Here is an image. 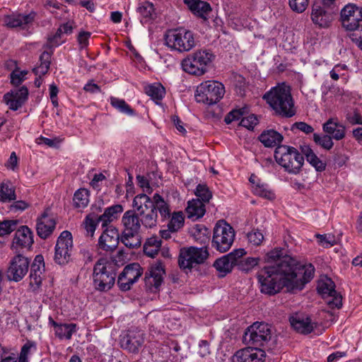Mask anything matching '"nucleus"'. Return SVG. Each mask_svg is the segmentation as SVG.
I'll return each instance as SVG.
<instances>
[{
  "label": "nucleus",
  "instance_id": "nucleus-1",
  "mask_svg": "<svg viewBox=\"0 0 362 362\" xmlns=\"http://www.w3.org/2000/svg\"><path fill=\"white\" fill-rule=\"evenodd\" d=\"M145 202L136 196L132 202L133 210L125 211L122 218L123 230L121 241L129 248H136L141 245L139 233L142 228L156 227V215L152 210H148Z\"/></svg>",
  "mask_w": 362,
  "mask_h": 362
},
{
  "label": "nucleus",
  "instance_id": "nucleus-2",
  "mask_svg": "<svg viewBox=\"0 0 362 362\" xmlns=\"http://www.w3.org/2000/svg\"><path fill=\"white\" fill-rule=\"evenodd\" d=\"M288 271H290L289 264L285 261H279L262 268L257 273L260 291L269 296L279 293L283 287H286Z\"/></svg>",
  "mask_w": 362,
  "mask_h": 362
},
{
  "label": "nucleus",
  "instance_id": "nucleus-3",
  "mask_svg": "<svg viewBox=\"0 0 362 362\" xmlns=\"http://www.w3.org/2000/svg\"><path fill=\"white\" fill-rule=\"evenodd\" d=\"M263 98L279 115L291 117L296 113L289 87L285 85L272 88L264 95Z\"/></svg>",
  "mask_w": 362,
  "mask_h": 362
},
{
  "label": "nucleus",
  "instance_id": "nucleus-4",
  "mask_svg": "<svg viewBox=\"0 0 362 362\" xmlns=\"http://www.w3.org/2000/svg\"><path fill=\"white\" fill-rule=\"evenodd\" d=\"M276 163L289 174L297 175L300 173L304 158L294 147L287 145L277 146L274 151Z\"/></svg>",
  "mask_w": 362,
  "mask_h": 362
},
{
  "label": "nucleus",
  "instance_id": "nucleus-5",
  "mask_svg": "<svg viewBox=\"0 0 362 362\" xmlns=\"http://www.w3.org/2000/svg\"><path fill=\"white\" fill-rule=\"evenodd\" d=\"M214 57L211 51L199 49L184 58L181 62V66L189 74L202 76L207 71Z\"/></svg>",
  "mask_w": 362,
  "mask_h": 362
},
{
  "label": "nucleus",
  "instance_id": "nucleus-6",
  "mask_svg": "<svg viewBox=\"0 0 362 362\" xmlns=\"http://www.w3.org/2000/svg\"><path fill=\"white\" fill-rule=\"evenodd\" d=\"M116 273L106 258L99 259L93 267V282L99 291H107L115 284Z\"/></svg>",
  "mask_w": 362,
  "mask_h": 362
},
{
  "label": "nucleus",
  "instance_id": "nucleus-7",
  "mask_svg": "<svg viewBox=\"0 0 362 362\" xmlns=\"http://www.w3.org/2000/svg\"><path fill=\"white\" fill-rule=\"evenodd\" d=\"M290 271L286 281V288L289 292H296L302 290L305 285L314 276L315 268L312 264H297L293 267L289 264Z\"/></svg>",
  "mask_w": 362,
  "mask_h": 362
},
{
  "label": "nucleus",
  "instance_id": "nucleus-8",
  "mask_svg": "<svg viewBox=\"0 0 362 362\" xmlns=\"http://www.w3.org/2000/svg\"><path fill=\"white\" fill-rule=\"evenodd\" d=\"M165 44L171 50L178 52L190 51L195 47V40L192 31L185 28L168 30L165 35Z\"/></svg>",
  "mask_w": 362,
  "mask_h": 362
},
{
  "label": "nucleus",
  "instance_id": "nucleus-9",
  "mask_svg": "<svg viewBox=\"0 0 362 362\" xmlns=\"http://www.w3.org/2000/svg\"><path fill=\"white\" fill-rule=\"evenodd\" d=\"M225 93L223 85L216 81H206L200 83L196 90L197 103L212 105L218 102Z\"/></svg>",
  "mask_w": 362,
  "mask_h": 362
},
{
  "label": "nucleus",
  "instance_id": "nucleus-10",
  "mask_svg": "<svg viewBox=\"0 0 362 362\" xmlns=\"http://www.w3.org/2000/svg\"><path fill=\"white\" fill-rule=\"evenodd\" d=\"M272 337V327L264 322H256L247 329L244 339L247 344L259 348L267 345Z\"/></svg>",
  "mask_w": 362,
  "mask_h": 362
},
{
  "label": "nucleus",
  "instance_id": "nucleus-11",
  "mask_svg": "<svg viewBox=\"0 0 362 362\" xmlns=\"http://www.w3.org/2000/svg\"><path fill=\"white\" fill-rule=\"evenodd\" d=\"M233 228L224 221H219L214 228L212 246L220 252L228 251L234 240Z\"/></svg>",
  "mask_w": 362,
  "mask_h": 362
},
{
  "label": "nucleus",
  "instance_id": "nucleus-12",
  "mask_svg": "<svg viewBox=\"0 0 362 362\" xmlns=\"http://www.w3.org/2000/svg\"><path fill=\"white\" fill-rule=\"evenodd\" d=\"M209 256L206 247H189L180 249L178 264L182 269H192L204 262Z\"/></svg>",
  "mask_w": 362,
  "mask_h": 362
},
{
  "label": "nucleus",
  "instance_id": "nucleus-13",
  "mask_svg": "<svg viewBox=\"0 0 362 362\" xmlns=\"http://www.w3.org/2000/svg\"><path fill=\"white\" fill-rule=\"evenodd\" d=\"M54 260L59 265H65L71 260L73 250L72 235L68 230H64L59 236L54 248Z\"/></svg>",
  "mask_w": 362,
  "mask_h": 362
},
{
  "label": "nucleus",
  "instance_id": "nucleus-14",
  "mask_svg": "<svg viewBox=\"0 0 362 362\" xmlns=\"http://www.w3.org/2000/svg\"><path fill=\"white\" fill-rule=\"evenodd\" d=\"M340 21L346 30L354 32L361 26L362 7L352 3L347 4L341 10Z\"/></svg>",
  "mask_w": 362,
  "mask_h": 362
},
{
  "label": "nucleus",
  "instance_id": "nucleus-15",
  "mask_svg": "<svg viewBox=\"0 0 362 362\" xmlns=\"http://www.w3.org/2000/svg\"><path fill=\"white\" fill-rule=\"evenodd\" d=\"M136 196L140 199H144V201H146L144 204H146V207L148 208V210H152L156 215V226L158 221V211L163 219L170 217V206L159 194H154L152 199L146 194H139Z\"/></svg>",
  "mask_w": 362,
  "mask_h": 362
},
{
  "label": "nucleus",
  "instance_id": "nucleus-16",
  "mask_svg": "<svg viewBox=\"0 0 362 362\" xmlns=\"http://www.w3.org/2000/svg\"><path fill=\"white\" fill-rule=\"evenodd\" d=\"M143 274V269L139 264L132 263L127 265L119 275L117 285L123 291H129L132 286L136 282Z\"/></svg>",
  "mask_w": 362,
  "mask_h": 362
},
{
  "label": "nucleus",
  "instance_id": "nucleus-17",
  "mask_svg": "<svg viewBox=\"0 0 362 362\" xmlns=\"http://www.w3.org/2000/svg\"><path fill=\"white\" fill-rule=\"evenodd\" d=\"M332 279L325 278L318 281L317 291L323 298H327V303L331 308H340L342 305L341 296L335 291Z\"/></svg>",
  "mask_w": 362,
  "mask_h": 362
},
{
  "label": "nucleus",
  "instance_id": "nucleus-18",
  "mask_svg": "<svg viewBox=\"0 0 362 362\" xmlns=\"http://www.w3.org/2000/svg\"><path fill=\"white\" fill-rule=\"evenodd\" d=\"M30 264L29 259L21 254L15 255L10 262L7 277L10 281H20L26 275Z\"/></svg>",
  "mask_w": 362,
  "mask_h": 362
},
{
  "label": "nucleus",
  "instance_id": "nucleus-19",
  "mask_svg": "<svg viewBox=\"0 0 362 362\" xmlns=\"http://www.w3.org/2000/svg\"><path fill=\"white\" fill-rule=\"evenodd\" d=\"M164 274V266L161 262L158 261L153 264L144 278L146 289L151 292H156L163 283Z\"/></svg>",
  "mask_w": 362,
  "mask_h": 362
},
{
  "label": "nucleus",
  "instance_id": "nucleus-20",
  "mask_svg": "<svg viewBox=\"0 0 362 362\" xmlns=\"http://www.w3.org/2000/svg\"><path fill=\"white\" fill-rule=\"evenodd\" d=\"M33 233L27 226H22L15 233L11 250L19 253L21 250L29 249L33 244Z\"/></svg>",
  "mask_w": 362,
  "mask_h": 362
},
{
  "label": "nucleus",
  "instance_id": "nucleus-21",
  "mask_svg": "<svg viewBox=\"0 0 362 362\" xmlns=\"http://www.w3.org/2000/svg\"><path fill=\"white\" fill-rule=\"evenodd\" d=\"M337 10H326L325 6L314 4L311 8L310 18L312 22L321 28H329L333 20L334 13Z\"/></svg>",
  "mask_w": 362,
  "mask_h": 362
},
{
  "label": "nucleus",
  "instance_id": "nucleus-22",
  "mask_svg": "<svg viewBox=\"0 0 362 362\" xmlns=\"http://www.w3.org/2000/svg\"><path fill=\"white\" fill-rule=\"evenodd\" d=\"M28 89L23 86L4 94V101L10 110L16 111L28 100Z\"/></svg>",
  "mask_w": 362,
  "mask_h": 362
},
{
  "label": "nucleus",
  "instance_id": "nucleus-23",
  "mask_svg": "<svg viewBox=\"0 0 362 362\" xmlns=\"http://www.w3.org/2000/svg\"><path fill=\"white\" fill-rule=\"evenodd\" d=\"M264 350L255 347H246L237 351L232 357V362H264Z\"/></svg>",
  "mask_w": 362,
  "mask_h": 362
},
{
  "label": "nucleus",
  "instance_id": "nucleus-24",
  "mask_svg": "<svg viewBox=\"0 0 362 362\" xmlns=\"http://www.w3.org/2000/svg\"><path fill=\"white\" fill-rule=\"evenodd\" d=\"M144 342L143 332L140 330H130L124 336L121 341L122 348L132 353H136Z\"/></svg>",
  "mask_w": 362,
  "mask_h": 362
},
{
  "label": "nucleus",
  "instance_id": "nucleus-25",
  "mask_svg": "<svg viewBox=\"0 0 362 362\" xmlns=\"http://www.w3.org/2000/svg\"><path fill=\"white\" fill-rule=\"evenodd\" d=\"M56 223L55 218L46 210L37 219L36 230L38 236L42 239L47 238L55 229Z\"/></svg>",
  "mask_w": 362,
  "mask_h": 362
},
{
  "label": "nucleus",
  "instance_id": "nucleus-26",
  "mask_svg": "<svg viewBox=\"0 0 362 362\" xmlns=\"http://www.w3.org/2000/svg\"><path fill=\"white\" fill-rule=\"evenodd\" d=\"M45 272L44 257L41 255L35 256L30 267V286L33 290L40 288Z\"/></svg>",
  "mask_w": 362,
  "mask_h": 362
},
{
  "label": "nucleus",
  "instance_id": "nucleus-27",
  "mask_svg": "<svg viewBox=\"0 0 362 362\" xmlns=\"http://www.w3.org/2000/svg\"><path fill=\"white\" fill-rule=\"evenodd\" d=\"M119 240L118 230L115 228H107L99 238L98 247L105 252H112L117 248Z\"/></svg>",
  "mask_w": 362,
  "mask_h": 362
},
{
  "label": "nucleus",
  "instance_id": "nucleus-28",
  "mask_svg": "<svg viewBox=\"0 0 362 362\" xmlns=\"http://www.w3.org/2000/svg\"><path fill=\"white\" fill-rule=\"evenodd\" d=\"M234 254L235 267L241 272L247 273L257 266L259 262V257H244L246 252L243 248L234 250Z\"/></svg>",
  "mask_w": 362,
  "mask_h": 362
},
{
  "label": "nucleus",
  "instance_id": "nucleus-29",
  "mask_svg": "<svg viewBox=\"0 0 362 362\" xmlns=\"http://www.w3.org/2000/svg\"><path fill=\"white\" fill-rule=\"evenodd\" d=\"M291 327L301 334H309L314 329L315 325L310 318L302 313H295L289 317Z\"/></svg>",
  "mask_w": 362,
  "mask_h": 362
},
{
  "label": "nucleus",
  "instance_id": "nucleus-30",
  "mask_svg": "<svg viewBox=\"0 0 362 362\" xmlns=\"http://www.w3.org/2000/svg\"><path fill=\"white\" fill-rule=\"evenodd\" d=\"M323 131L335 140H341L345 137L346 128L338 122L337 118H330L322 126Z\"/></svg>",
  "mask_w": 362,
  "mask_h": 362
},
{
  "label": "nucleus",
  "instance_id": "nucleus-31",
  "mask_svg": "<svg viewBox=\"0 0 362 362\" xmlns=\"http://www.w3.org/2000/svg\"><path fill=\"white\" fill-rule=\"evenodd\" d=\"M184 3L196 16L206 21L211 12V5L201 0H184Z\"/></svg>",
  "mask_w": 362,
  "mask_h": 362
},
{
  "label": "nucleus",
  "instance_id": "nucleus-32",
  "mask_svg": "<svg viewBox=\"0 0 362 362\" xmlns=\"http://www.w3.org/2000/svg\"><path fill=\"white\" fill-rule=\"evenodd\" d=\"M234 259L235 254L233 250L214 262V267L218 272L220 276H225L227 274L232 272L233 268L235 267Z\"/></svg>",
  "mask_w": 362,
  "mask_h": 362
},
{
  "label": "nucleus",
  "instance_id": "nucleus-33",
  "mask_svg": "<svg viewBox=\"0 0 362 362\" xmlns=\"http://www.w3.org/2000/svg\"><path fill=\"white\" fill-rule=\"evenodd\" d=\"M49 323L54 327V334L60 339H70L76 332V325L74 323L59 324L51 317L49 318Z\"/></svg>",
  "mask_w": 362,
  "mask_h": 362
},
{
  "label": "nucleus",
  "instance_id": "nucleus-34",
  "mask_svg": "<svg viewBox=\"0 0 362 362\" xmlns=\"http://www.w3.org/2000/svg\"><path fill=\"white\" fill-rule=\"evenodd\" d=\"M205 212V205L199 199L188 202L186 213L189 218L196 221L202 218Z\"/></svg>",
  "mask_w": 362,
  "mask_h": 362
},
{
  "label": "nucleus",
  "instance_id": "nucleus-35",
  "mask_svg": "<svg viewBox=\"0 0 362 362\" xmlns=\"http://www.w3.org/2000/svg\"><path fill=\"white\" fill-rule=\"evenodd\" d=\"M283 139L280 133L273 129L264 131L259 136V140L265 147L279 146Z\"/></svg>",
  "mask_w": 362,
  "mask_h": 362
},
{
  "label": "nucleus",
  "instance_id": "nucleus-36",
  "mask_svg": "<svg viewBox=\"0 0 362 362\" xmlns=\"http://www.w3.org/2000/svg\"><path fill=\"white\" fill-rule=\"evenodd\" d=\"M300 148L307 161L313 166L317 171L322 172L325 169L326 164L317 156L309 146H302Z\"/></svg>",
  "mask_w": 362,
  "mask_h": 362
},
{
  "label": "nucleus",
  "instance_id": "nucleus-37",
  "mask_svg": "<svg viewBox=\"0 0 362 362\" xmlns=\"http://www.w3.org/2000/svg\"><path fill=\"white\" fill-rule=\"evenodd\" d=\"M123 211V207L120 204H116L107 207L105 209L104 213L98 216V218L100 222H102V226L104 227L108 223L113 221L115 219H117L118 215Z\"/></svg>",
  "mask_w": 362,
  "mask_h": 362
},
{
  "label": "nucleus",
  "instance_id": "nucleus-38",
  "mask_svg": "<svg viewBox=\"0 0 362 362\" xmlns=\"http://www.w3.org/2000/svg\"><path fill=\"white\" fill-rule=\"evenodd\" d=\"M90 202V192L86 188L77 189L73 197V205L76 209H83Z\"/></svg>",
  "mask_w": 362,
  "mask_h": 362
},
{
  "label": "nucleus",
  "instance_id": "nucleus-39",
  "mask_svg": "<svg viewBox=\"0 0 362 362\" xmlns=\"http://www.w3.org/2000/svg\"><path fill=\"white\" fill-rule=\"evenodd\" d=\"M146 93L158 104L165 94V89L160 83H154L145 87Z\"/></svg>",
  "mask_w": 362,
  "mask_h": 362
},
{
  "label": "nucleus",
  "instance_id": "nucleus-40",
  "mask_svg": "<svg viewBox=\"0 0 362 362\" xmlns=\"http://www.w3.org/2000/svg\"><path fill=\"white\" fill-rule=\"evenodd\" d=\"M161 246V240L157 236L148 238L144 245V253L151 257H154L158 254Z\"/></svg>",
  "mask_w": 362,
  "mask_h": 362
},
{
  "label": "nucleus",
  "instance_id": "nucleus-41",
  "mask_svg": "<svg viewBox=\"0 0 362 362\" xmlns=\"http://www.w3.org/2000/svg\"><path fill=\"white\" fill-rule=\"evenodd\" d=\"M110 103L113 107L121 113L129 116H134L136 115L134 110L132 109L123 99L111 96L110 98Z\"/></svg>",
  "mask_w": 362,
  "mask_h": 362
},
{
  "label": "nucleus",
  "instance_id": "nucleus-42",
  "mask_svg": "<svg viewBox=\"0 0 362 362\" xmlns=\"http://www.w3.org/2000/svg\"><path fill=\"white\" fill-rule=\"evenodd\" d=\"M98 216L94 213H91L86 216L83 226L86 232V235L93 238L94 235L95 230L97 225L100 223Z\"/></svg>",
  "mask_w": 362,
  "mask_h": 362
},
{
  "label": "nucleus",
  "instance_id": "nucleus-43",
  "mask_svg": "<svg viewBox=\"0 0 362 362\" xmlns=\"http://www.w3.org/2000/svg\"><path fill=\"white\" fill-rule=\"evenodd\" d=\"M15 189L10 182H2L0 187V202H9L16 199Z\"/></svg>",
  "mask_w": 362,
  "mask_h": 362
},
{
  "label": "nucleus",
  "instance_id": "nucleus-44",
  "mask_svg": "<svg viewBox=\"0 0 362 362\" xmlns=\"http://www.w3.org/2000/svg\"><path fill=\"white\" fill-rule=\"evenodd\" d=\"M185 216L182 211H175L172 214L168 227L172 232H177L184 226Z\"/></svg>",
  "mask_w": 362,
  "mask_h": 362
},
{
  "label": "nucleus",
  "instance_id": "nucleus-45",
  "mask_svg": "<svg viewBox=\"0 0 362 362\" xmlns=\"http://www.w3.org/2000/svg\"><path fill=\"white\" fill-rule=\"evenodd\" d=\"M252 192L255 194L263 198L272 200L275 198V194L269 188L267 184L257 183L252 187Z\"/></svg>",
  "mask_w": 362,
  "mask_h": 362
},
{
  "label": "nucleus",
  "instance_id": "nucleus-46",
  "mask_svg": "<svg viewBox=\"0 0 362 362\" xmlns=\"http://www.w3.org/2000/svg\"><path fill=\"white\" fill-rule=\"evenodd\" d=\"M137 10L142 17L141 22H148L154 17V7L152 3L145 1L139 6Z\"/></svg>",
  "mask_w": 362,
  "mask_h": 362
},
{
  "label": "nucleus",
  "instance_id": "nucleus-47",
  "mask_svg": "<svg viewBox=\"0 0 362 362\" xmlns=\"http://www.w3.org/2000/svg\"><path fill=\"white\" fill-rule=\"evenodd\" d=\"M37 13L32 11L28 13H18L19 28L25 30L33 24Z\"/></svg>",
  "mask_w": 362,
  "mask_h": 362
},
{
  "label": "nucleus",
  "instance_id": "nucleus-48",
  "mask_svg": "<svg viewBox=\"0 0 362 362\" xmlns=\"http://www.w3.org/2000/svg\"><path fill=\"white\" fill-rule=\"evenodd\" d=\"M36 350V343L33 341H28L21 348L18 362H28V356Z\"/></svg>",
  "mask_w": 362,
  "mask_h": 362
},
{
  "label": "nucleus",
  "instance_id": "nucleus-49",
  "mask_svg": "<svg viewBox=\"0 0 362 362\" xmlns=\"http://www.w3.org/2000/svg\"><path fill=\"white\" fill-rule=\"evenodd\" d=\"M209 231L204 226H197L193 233V236L196 241L202 244H205L209 240Z\"/></svg>",
  "mask_w": 362,
  "mask_h": 362
},
{
  "label": "nucleus",
  "instance_id": "nucleus-50",
  "mask_svg": "<svg viewBox=\"0 0 362 362\" xmlns=\"http://www.w3.org/2000/svg\"><path fill=\"white\" fill-rule=\"evenodd\" d=\"M313 140L317 144L327 150L331 149L334 145L332 137L327 134L326 135L314 134Z\"/></svg>",
  "mask_w": 362,
  "mask_h": 362
},
{
  "label": "nucleus",
  "instance_id": "nucleus-51",
  "mask_svg": "<svg viewBox=\"0 0 362 362\" xmlns=\"http://www.w3.org/2000/svg\"><path fill=\"white\" fill-rule=\"evenodd\" d=\"M195 194L203 203L209 202L212 197L208 187L202 184H199L197 186Z\"/></svg>",
  "mask_w": 362,
  "mask_h": 362
},
{
  "label": "nucleus",
  "instance_id": "nucleus-52",
  "mask_svg": "<svg viewBox=\"0 0 362 362\" xmlns=\"http://www.w3.org/2000/svg\"><path fill=\"white\" fill-rule=\"evenodd\" d=\"M309 2L310 0H288L291 9L298 13L304 12L307 9Z\"/></svg>",
  "mask_w": 362,
  "mask_h": 362
},
{
  "label": "nucleus",
  "instance_id": "nucleus-53",
  "mask_svg": "<svg viewBox=\"0 0 362 362\" xmlns=\"http://www.w3.org/2000/svg\"><path fill=\"white\" fill-rule=\"evenodd\" d=\"M318 243L324 247H329L334 245L337 243V240L332 234L316 235Z\"/></svg>",
  "mask_w": 362,
  "mask_h": 362
},
{
  "label": "nucleus",
  "instance_id": "nucleus-54",
  "mask_svg": "<svg viewBox=\"0 0 362 362\" xmlns=\"http://www.w3.org/2000/svg\"><path fill=\"white\" fill-rule=\"evenodd\" d=\"M247 237L249 243L255 246L260 245L264 240L262 233L258 229H253L247 233Z\"/></svg>",
  "mask_w": 362,
  "mask_h": 362
},
{
  "label": "nucleus",
  "instance_id": "nucleus-55",
  "mask_svg": "<svg viewBox=\"0 0 362 362\" xmlns=\"http://www.w3.org/2000/svg\"><path fill=\"white\" fill-rule=\"evenodd\" d=\"M27 71H21L19 69H15L11 74V83L13 86H18L21 85L23 81L25 79L27 75Z\"/></svg>",
  "mask_w": 362,
  "mask_h": 362
},
{
  "label": "nucleus",
  "instance_id": "nucleus-56",
  "mask_svg": "<svg viewBox=\"0 0 362 362\" xmlns=\"http://www.w3.org/2000/svg\"><path fill=\"white\" fill-rule=\"evenodd\" d=\"M258 119L255 115H250L247 117L241 118L240 125L247 128V129H253L257 124Z\"/></svg>",
  "mask_w": 362,
  "mask_h": 362
},
{
  "label": "nucleus",
  "instance_id": "nucleus-57",
  "mask_svg": "<svg viewBox=\"0 0 362 362\" xmlns=\"http://www.w3.org/2000/svg\"><path fill=\"white\" fill-rule=\"evenodd\" d=\"M243 110H233L225 117L224 121L226 124H230L233 121L239 120L243 115Z\"/></svg>",
  "mask_w": 362,
  "mask_h": 362
},
{
  "label": "nucleus",
  "instance_id": "nucleus-58",
  "mask_svg": "<svg viewBox=\"0 0 362 362\" xmlns=\"http://www.w3.org/2000/svg\"><path fill=\"white\" fill-rule=\"evenodd\" d=\"M6 26L11 28H19L18 13L6 16L4 18Z\"/></svg>",
  "mask_w": 362,
  "mask_h": 362
},
{
  "label": "nucleus",
  "instance_id": "nucleus-59",
  "mask_svg": "<svg viewBox=\"0 0 362 362\" xmlns=\"http://www.w3.org/2000/svg\"><path fill=\"white\" fill-rule=\"evenodd\" d=\"M350 37L352 42L362 50V25L351 34Z\"/></svg>",
  "mask_w": 362,
  "mask_h": 362
},
{
  "label": "nucleus",
  "instance_id": "nucleus-60",
  "mask_svg": "<svg viewBox=\"0 0 362 362\" xmlns=\"http://www.w3.org/2000/svg\"><path fill=\"white\" fill-rule=\"evenodd\" d=\"M90 36V33L89 32L83 31L79 33L77 39L81 49L86 48L88 45Z\"/></svg>",
  "mask_w": 362,
  "mask_h": 362
},
{
  "label": "nucleus",
  "instance_id": "nucleus-61",
  "mask_svg": "<svg viewBox=\"0 0 362 362\" xmlns=\"http://www.w3.org/2000/svg\"><path fill=\"white\" fill-rule=\"evenodd\" d=\"M62 34H64L63 31L59 28L56 33L52 37H49L50 45L57 47L61 45L63 42V41L61 40Z\"/></svg>",
  "mask_w": 362,
  "mask_h": 362
},
{
  "label": "nucleus",
  "instance_id": "nucleus-62",
  "mask_svg": "<svg viewBox=\"0 0 362 362\" xmlns=\"http://www.w3.org/2000/svg\"><path fill=\"white\" fill-rule=\"evenodd\" d=\"M337 90V92L341 94V90L338 88L334 87H330L327 86L326 85H323L322 86V97L325 102L327 101L329 96V93H334L335 91Z\"/></svg>",
  "mask_w": 362,
  "mask_h": 362
},
{
  "label": "nucleus",
  "instance_id": "nucleus-63",
  "mask_svg": "<svg viewBox=\"0 0 362 362\" xmlns=\"http://www.w3.org/2000/svg\"><path fill=\"white\" fill-rule=\"evenodd\" d=\"M293 128H296L305 134H310L314 131L312 126L303 122H296L293 124Z\"/></svg>",
  "mask_w": 362,
  "mask_h": 362
},
{
  "label": "nucleus",
  "instance_id": "nucleus-64",
  "mask_svg": "<svg viewBox=\"0 0 362 362\" xmlns=\"http://www.w3.org/2000/svg\"><path fill=\"white\" fill-rule=\"evenodd\" d=\"M346 68V65L337 64V65L334 66V68L329 72L330 77L333 80L337 81L339 78L340 72L341 71L345 70Z\"/></svg>",
  "mask_w": 362,
  "mask_h": 362
}]
</instances>
